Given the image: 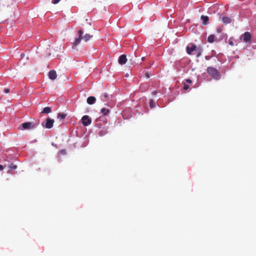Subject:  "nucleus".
Segmentation results:
<instances>
[{
	"label": "nucleus",
	"mask_w": 256,
	"mask_h": 256,
	"mask_svg": "<svg viewBox=\"0 0 256 256\" xmlns=\"http://www.w3.org/2000/svg\"><path fill=\"white\" fill-rule=\"evenodd\" d=\"M38 125V122H26L19 126L18 129L19 130H29L36 128Z\"/></svg>",
	"instance_id": "obj_1"
},
{
	"label": "nucleus",
	"mask_w": 256,
	"mask_h": 256,
	"mask_svg": "<svg viewBox=\"0 0 256 256\" xmlns=\"http://www.w3.org/2000/svg\"><path fill=\"white\" fill-rule=\"evenodd\" d=\"M208 73L214 79L220 80L221 75L217 69L213 67L209 66L207 68Z\"/></svg>",
	"instance_id": "obj_2"
},
{
	"label": "nucleus",
	"mask_w": 256,
	"mask_h": 256,
	"mask_svg": "<svg viewBox=\"0 0 256 256\" xmlns=\"http://www.w3.org/2000/svg\"><path fill=\"white\" fill-rule=\"evenodd\" d=\"M54 120L53 119H51L50 118H48L46 119V123L44 124L42 122V125L43 127H44L46 128L50 129L52 128L54 126Z\"/></svg>",
	"instance_id": "obj_3"
},
{
	"label": "nucleus",
	"mask_w": 256,
	"mask_h": 256,
	"mask_svg": "<svg viewBox=\"0 0 256 256\" xmlns=\"http://www.w3.org/2000/svg\"><path fill=\"white\" fill-rule=\"evenodd\" d=\"M78 38H76L74 42L73 43L72 48H75L80 43V40H82V35L83 34V32L82 30H80L78 31Z\"/></svg>",
	"instance_id": "obj_4"
},
{
	"label": "nucleus",
	"mask_w": 256,
	"mask_h": 256,
	"mask_svg": "<svg viewBox=\"0 0 256 256\" xmlns=\"http://www.w3.org/2000/svg\"><path fill=\"white\" fill-rule=\"evenodd\" d=\"M251 38L250 32H246L240 36V39L246 42H248L250 41Z\"/></svg>",
	"instance_id": "obj_5"
},
{
	"label": "nucleus",
	"mask_w": 256,
	"mask_h": 256,
	"mask_svg": "<svg viewBox=\"0 0 256 256\" xmlns=\"http://www.w3.org/2000/svg\"><path fill=\"white\" fill-rule=\"evenodd\" d=\"M82 121L84 126H88L92 122V120L88 116H84L82 117Z\"/></svg>",
	"instance_id": "obj_6"
},
{
	"label": "nucleus",
	"mask_w": 256,
	"mask_h": 256,
	"mask_svg": "<svg viewBox=\"0 0 256 256\" xmlns=\"http://www.w3.org/2000/svg\"><path fill=\"white\" fill-rule=\"evenodd\" d=\"M196 46L194 44H190L186 48V52L188 54H192V52H194L196 50Z\"/></svg>",
	"instance_id": "obj_7"
},
{
	"label": "nucleus",
	"mask_w": 256,
	"mask_h": 256,
	"mask_svg": "<svg viewBox=\"0 0 256 256\" xmlns=\"http://www.w3.org/2000/svg\"><path fill=\"white\" fill-rule=\"evenodd\" d=\"M127 60H128V59L126 58V55L122 54L119 57L118 62L119 64L122 65V64H125Z\"/></svg>",
	"instance_id": "obj_8"
},
{
	"label": "nucleus",
	"mask_w": 256,
	"mask_h": 256,
	"mask_svg": "<svg viewBox=\"0 0 256 256\" xmlns=\"http://www.w3.org/2000/svg\"><path fill=\"white\" fill-rule=\"evenodd\" d=\"M48 77L52 80H55L57 77L56 72L54 70H52L48 72Z\"/></svg>",
	"instance_id": "obj_9"
},
{
	"label": "nucleus",
	"mask_w": 256,
	"mask_h": 256,
	"mask_svg": "<svg viewBox=\"0 0 256 256\" xmlns=\"http://www.w3.org/2000/svg\"><path fill=\"white\" fill-rule=\"evenodd\" d=\"M136 56L134 54L129 56V61L130 62L131 65H133L136 63Z\"/></svg>",
	"instance_id": "obj_10"
},
{
	"label": "nucleus",
	"mask_w": 256,
	"mask_h": 256,
	"mask_svg": "<svg viewBox=\"0 0 256 256\" xmlns=\"http://www.w3.org/2000/svg\"><path fill=\"white\" fill-rule=\"evenodd\" d=\"M200 18L202 22V24L206 25L208 24V20H209V18L208 16H202Z\"/></svg>",
	"instance_id": "obj_11"
},
{
	"label": "nucleus",
	"mask_w": 256,
	"mask_h": 256,
	"mask_svg": "<svg viewBox=\"0 0 256 256\" xmlns=\"http://www.w3.org/2000/svg\"><path fill=\"white\" fill-rule=\"evenodd\" d=\"M194 52V54H196V58H198L202 54V48H201V46H198V47H196V50H195Z\"/></svg>",
	"instance_id": "obj_12"
},
{
	"label": "nucleus",
	"mask_w": 256,
	"mask_h": 256,
	"mask_svg": "<svg viewBox=\"0 0 256 256\" xmlns=\"http://www.w3.org/2000/svg\"><path fill=\"white\" fill-rule=\"evenodd\" d=\"M96 100V99L95 97H94L93 96H89L88 98L86 100V102L88 104H92L95 102Z\"/></svg>",
	"instance_id": "obj_13"
},
{
	"label": "nucleus",
	"mask_w": 256,
	"mask_h": 256,
	"mask_svg": "<svg viewBox=\"0 0 256 256\" xmlns=\"http://www.w3.org/2000/svg\"><path fill=\"white\" fill-rule=\"evenodd\" d=\"M222 21L224 24H228L232 22L231 18L228 16H224L222 18Z\"/></svg>",
	"instance_id": "obj_14"
},
{
	"label": "nucleus",
	"mask_w": 256,
	"mask_h": 256,
	"mask_svg": "<svg viewBox=\"0 0 256 256\" xmlns=\"http://www.w3.org/2000/svg\"><path fill=\"white\" fill-rule=\"evenodd\" d=\"M92 36L90 34H86L84 36H82V40H84L85 42L88 41Z\"/></svg>",
	"instance_id": "obj_15"
},
{
	"label": "nucleus",
	"mask_w": 256,
	"mask_h": 256,
	"mask_svg": "<svg viewBox=\"0 0 256 256\" xmlns=\"http://www.w3.org/2000/svg\"><path fill=\"white\" fill-rule=\"evenodd\" d=\"M52 110L50 107H45L44 108L43 110L42 111L41 113L42 114H49L51 112Z\"/></svg>",
	"instance_id": "obj_16"
},
{
	"label": "nucleus",
	"mask_w": 256,
	"mask_h": 256,
	"mask_svg": "<svg viewBox=\"0 0 256 256\" xmlns=\"http://www.w3.org/2000/svg\"><path fill=\"white\" fill-rule=\"evenodd\" d=\"M214 36L213 34L209 36L208 38V42L210 43L213 42H214Z\"/></svg>",
	"instance_id": "obj_17"
},
{
	"label": "nucleus",
	"mask_w": 256,
	"mask_h": 256,
	"mask_svg": "<svg viewBox=\"0 0 256 256\" xmlns=\"http://www.w3.org/2000/svg\"><path fill=\"white\" fill-rule=\"evenodd\" d=\"M101 112L104 115L106 116L109 113L110 110H108L105 108H102Z\"/></svg>",
	"instance_id": "obj_18"
},
{
	"label": "nucleus",
	"mask_w": 256,
	"mask_h": 256,
	"mask_svg": "<svg viewBox=\"0 0 256 256\" xmlns=\"http://www.w3.org/2000/svg\"><path fill=\"white\" fill-rule=\"evenodd\" d=\"M66 114L63 113H59L58 114V118L60 120H64L66 118Z\"/></svg>",
	"instance_id": "obj_19"
},
{
	"label": "nucleus",
	"mask_w": 256,
	"mask_h": 256,
	"mask_svg": "<svg viewBox=\"0 0 256 256\" xmlns=\"http://www.w3.org/2000/svg\"><path fill=\"white\" fill-rule=\"evenodd\" d=\"M154 105H155V102H154V100H150V106L151 108H154Z\"/></svg>",
	"instance_id": "obj_20"
},
{
	"label": "nucleus",
	"mask_w": 256,
	"mask_h": 256,
	"mask_svg": "<svg viewBox=\"0 0 256 256\" xmlns=\"http://www.w3.org/2000/svg\"><path fill=\"white\" fill-rule=\"evenodd\" d=\"M9 168L12 170H15L17 168V166L16 165H14L12 164H10L8 166Z\"/></svg>",
	"instance_id": "obj_21"
},
{
	"label": "nucleus",
	"mask_w": 256,
	"mask_h": 256,
	"mask_svg": "<svg viewBox=\"0 0 256 256\" xmlns=\"http://www.w3.org/2000/svg\"><path fill=\"white\" fill-rule=\"evenodd\" d=\"M232 38H230L228 40V44L230 45L233 46L234 45V44L233 42Z\"/></svg>",
	"instance_id": "obj_22"
},
{
	"label": "nucleus",
	"mask_w": 256,
	"mask_h": 256,
	"mask_svg": "<svg viewBox=\"0 0 256 256\" xmlns=\"http://www.w3.org/2000/svg\"><path fill=\"white\" fill-rule=\"evenodd\" d=\"M183 88L184 90H187L189 88V86L188 84H184V86H183Z\"/></svg>",
	"instance_id": "obj_23"
},
{
	"label": "nucleus",
	"mask_w": 256,
	"mask_h": 256,
	"mask_svg": "<svg viewBox=\"0 0 256 256\" xmlns=\"http://www.w3.org/2000/svg\"><path fill=\"white\" fill-rule=\"evenodd\" d=\"M145 76H146L147 78H150V73H149L148 72H146L145 73Z\"/></svg>",
	"instance_id": "obj_24"
},
{
	"label": "nucleus",
	"mask_w": 256,
	"mask_h": 256,
	"mask_svg": "<svg viewBox=\"0 0 256 256\" xmlns=\"http://www.w3.org/2000/svg\"><path fill=\"white\" fill-rule=\"evenodd\" d=\"M10 91V88H6L4 90V92L6 94L8 93Z\"/></svg>",
	"instance_id": "obj_25"
},
{
	"label": "nucleus",
	"mask_w": 256,
	"mask_h": 256,
	"mask_svg": "<svg viewBox=\"0 0 256 256\" xmlns=\"http://www.w3.org/2000/svg\"><path fill=\"white\" fill-rule=\"evenodd\" d=\"M60 0H52V3L54 4H58Z\"/></svg>",
	"instance_id": "obj_26"
},
{
	"label": "nucleus",
	"mask_w": 256,
	"mask_h": 256,
	"mask_svg": "<svg viewBox=\"0 0 256 256\" xmlns=\"http://www.w3.org/2000/svg\"><path fill=\"white\" fill-rule=\"evenodd\" d=\"M103 97L104 98H107L108 97V94H106V93H104V94H103Z\"/></svg>",
	"instance_id": "obj_27"
},
{
	"label": "nucleus",
	"mask_w": 256,
	"mask_h": 256,
	"mask_svg": "<svg viewBox=\"0 0 256 256\" xmlns=\"http://www.w3.org/2000/svg\"><path fill=\"white\" fill-rule=\"evenodd\" d=\"M222 30L220 28H218L217 29V32H218V33H220V32H222Z\"/></svg>",
	"instance_id": "obj_28"
},
{
	"label": "nucleus",
	"mask_w": 256,
	"mask_h": 256,
	"mask_svg": "<svg viewBox=\"0 0 256 256\" xmlns=\"http://www.w3.org/2000/svg\"><path fill=\"white\" fill-rule=\"evenodd\" d=\"M186 82H188V83H191L192 82V80H190V79H187L186 80Z\"/></svg>",
	"instance_id": "obj_29"
},
{
	"label": "nucleus",
	"mask_w": 256,
	"mask_h": 256,
	"mask_svg": "<svg viewBox=\"0 0 256 256\" xmlns=\"http://www.w3.org/2000/svg\"><path fill=\"white\" fill-rule=\"evenodd\" d=\"M4 170V166L2 164H0V170Z\"/></svg>",
	"instance_id": "obj_30"
},
{
	"label": "nucleus",
	"mask_w": 256,
	"mask_h": 256,
	"mask_svg": "<svg viewBox=\"0 0 256 256\" xmlns=\"http://www.w3.org/2000/svg\"><path fill=\"white\" fill-rule=\"evenodd\" d=\"M156 94V91H154V92H152V94L153 95H155Z\"/></svg>",
	"instance_id": "obj_31"
},
{
	"label": "nucleus",
	"mask_w": 256,
	"mask_h": 256,
	"mask_svg": "<svg viewBox=\"0 0 256 256\" xmlns=\"http://www.w3.org/2000/svg\"><path fill=\"white\" fill-rule=\"evenodd\" d=\"M142 60H143V61L144 60H145V57H142Z\"/></svg>",
	"instance_id": "obj_32"
},
{
	"label": "nucleus",
	"mask_w": 256,
	"mask_h": 256,
	"mask_svg": "<svg viewBox=\"0 0 256 256\" xmlns=\"http://www.w3.org/2000/svg\"><path fill=\"white\" fill-rule=\"evenodd\" d=\"M206 60H208V59H209V58H208V56H206Z\"/></svg>",
	"instance_id": "obj_33"
},
{
	"label": "nucleus",
	"mask_w": 256,
	"mask_h": 256,
	"mask_svg": "<svg viewBox=\"0 0 256 256\" xmlns=\"http://www.w3.org/2000/svg\"><path fill=\"white\" fill-rule=\"evenodd\" d=\"M21 56H22V57H23V56H24V54H21Z\"/></svg>",
	"instance_id": "obj_34"
},
{
	"label": "nucleus",
	"mask_w": 256,
	"mask_h": 256,
	"mask_svg": "<svg viewBox=\"0 0 256 256\" xmlns=\"http://www.w3.org/2000/svg\"><path fill=\"white\" fill-rule=\"evenodd\" d=\"M102 100L103 101H105V100H104V98H102Z\"/></svg>",
	"instance_id": "obj_35"
}]
</instances>
